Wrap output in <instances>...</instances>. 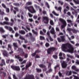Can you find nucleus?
I'll return each instance as SVG.
<instances>
[{
	"mask_svg": "<svg viewBox=\"0 0 79 79\" xmlns=\"http://www.w3.org/2000/svg\"><path fill=\"white\" fill-rule=\"evenodd\" d=\"M25 9L26 10H28L31 13H36V11L34 8V7L32 6H26L25 7Z\"/></svg>",
	"mask_w": 79,
	"mask_h": 79,
	"instance_id": "obj_1",
	"label": "nucleus"
},
{
	"mask_svg": "<svg viewBox=\"0 0 79 79\" xmlns=\"http://www.w3.org/2000/svg\"><path fill=\"white\" fill-rule=\"evenodd\" d=\"M56 50V48L54 47H51L48 48L47 50V52L48 55H50L52 53V52H53Z\"/></svg>",
	"mask_w": 79,
	"mask_h": 79,
	"instance_id": "obj_2",
	"label": "nucleus"
},
{
	"mask_svg": "<svg viewBox=\"0 0 79 79\" xmlns=\"http://www.w3.org/2000/svg\"><path fill=\"white\" fill-rule=\"evenodd\" d=\"M59 20L60 21H61L62 24L63 25H61V27L62 29H63V28H64L66 26V25H67V23H66V21L64 20V19L61 18H60L59 19Z\"/></svg>",
	"mask_w": 79,
	"mask_h": 79,
	"instance_id": "obj_3",
	"label": "nucleus"
},
{
	"mask_svg": "<svg viewBox=\"0 0 79 79\" xmlns=\"http://www.w3.org/2000/svg\"><path fill=\"white\" fill-rule=\"evenodd\" d=\"M71 46V44L69 43L63 44L62 46V48L63 50L67 49V47H69Z\"/></svg>",
	"mask_w": 79,
	"mask_h": 79,
	"instance_id": "obj_4",
	"label": "nucleus"
},
{
	"mask_svg": "<svg viewBox=\"0 0 79 79\" xmlns=\"http://www.w3.org/2000/svg\"><path fill=\"white\" fill-rule=\"evenodd\" d=\"M42 21L45 24H48L49 22V18L47 16H43Z\"/></svg>",
	"mask_w": 79,
	"mask_h": 79,
	"instance_id": "obj_5",
	"label": "nucleus"
},
{
	"mask_svg": "<svg viewBox=\"0 0 79 79\" xmlns=\"http://www.w3.org/2000/svg\"><path fill=\"white\" fill-rule=\"evenodd\" d=\"M8 48H7V50L10 51V50H11V52H10L9 53L10 55H12L13 53V49H12V47L11 45L10 44H8Z\"/></svg>",
	"mask_w": 79,
	"mask_h": 79,
	"instance_id": "obj_6",
	"label": "nucleus"
},
{
	"mask_svg": "<svg viewBox=\"0 0 79 79\" xmlns=\"http://www.w3.org/2000/svg\"><path fill=\"white\" fill-rule=\"evenodd\" d=\"M60 38H58L57 39L59 42H63L65 41L64 36H60Z\"/></svg>",
	"mask_w": 79,
	"mask_h": 79,
	"instance_id": "obj_7",
	"label": "nucleus"
},
{
	"mask_svg": "<svg viewBox=\"0 0 79 79\" xmlns=\"http://www.w3.org/2000/svg\"><path fill=\"white\" fill-rule=\"evenodd\" d=\"M11 68L15 71H20V67L19 66L12 65L11 66Z\"/></svg>",
	"mask_w": 79,
	"mask_h": 79,
	"instance_id": "obj_8",
	"label": "nucleus"
},
{
	"mask_svg": "<svg viewBox=\"0 0 79 79\" xmlns=\"http://www.w3.org/2000/svg\"><path fill=\"white\" fill-rule=\"evenodd\" d=\"M39 66L41 68H44V69H43V71H46L47 69V68H46V66L44 64H39Z\"/></svg>",
	"mask_w": 79,
	"mask_h": 79,
	"instance_id": "obj_9",
	"label": "nucleus"
},
{
	"mask_svg": "<svg viewBox=\"0 0 79 79\" xmlns=\"http://www.w3.org/2000/svg\"><path fill=\"white\" fill-rule=\"evenodd\" d=\"M24 79H34V76L33 75H26Z\"/></svg>",
	"mask_w": 79,
	"mask_h": 79,
	"instance_id": "obj_10",
	"label": "nucleus"
},
{
	"mask_svg": "<svg viewBox=\"0 0 79 79\" xmlns=\"http://www.w3.org/2000/svg\"><path fill=\"white\" fill-rule=\"evenodd\" d=\"M68 48H69V49L67 50V51L68 52L73 53L74 52V48L71 46V45L70 44V46Z\"/></svg>",
	"mask_w": 79,
	"mask_h": 79,
	"instance_id": "obj_11",
	"label": "nucleus"
},
{
	"mask_svg": "<svg viewBox=\"0 0 79 79\" xmlns=\"http://www.w3.org/2000/svg\"><path fill=\"white\" fill-rule=\"evenodd\" d=\"M61 64L62 68L64 69L66 68L67 67V66H68L67 63H66L65 61H63Z\"/></svg>",
	"mask_w": 79,
	"mask_h": 79,
	"instance_id": "obj_12",
	"label": "nucleus"
},
{
	"mask_svg": "<svg viewBox=\"0 0 79 79\" xmlns=\"http://www.w3.org/2000/svg\"><path fill=\"white\" fill-rule=\"evenodd\" d=\"M15 57L16 59H18L19 61H23V59H22L21 57L19 56V55H15Z\"/></svg>",
	"mask_w": 79,
	"mask_h": 79,
	"instance_id": "obj_13",
	"label": "nucleus"
},
{
	"mask_svg": "<svg viewBox=\"0 0 79 79\" xmlns=\"http://www.w3.org/2000/svg\"><path fill=\"white\" fill-rule=\"evenodd\" d=\"M71 10L72 11H72L73 15H75V16L77 15V12L76 11V10L74 9L73 7H71Z\"/></svg>",
	"mask_w": 79,
	"mask_h": 79,
	"instance_id": "obj_14",
	"label": "nucleus"
},
{
	"mask_svg": "<svg viewBox=\"0 0 79 79\" xmlns=\"http://www.w3.org/2000/svg\"><path fill=\"white\" fill-rule=\"evenodd\" d=\"M18 51L19 53H21L22 55H24V52H23V49L21 48H19L18 49Z\"/></svg>",
	"mask_w": 79,
	"mask_h": 79,
	"instance_id": "obj_15",
	"label": "nucleus"
},
{
	"mask_svg": "<svg viewBox=\"0 0 79 79\" xmlns=\"http://www.w3.org/2000/svg\"><path fill=\"white\" fill-rule=\"evenodd\" d=\"M3 54L4 56H6V57H8V52L4 50L3 51Z\"/></svg>",
	"mask_w": 79,
	"mask_h": 79,
	"instance_id": "obj_16",
	"label": "nucleus"
},
{
	"mask_svg": "<svg viewBox=\"0 0 79 79\" xmlns=\"http://www.w3.org/2000/svg\"><path fill=\"white\" fill-rule=\"evenodd\" d=\"M32 65V63L30 62H29L28 64H27L26 66V69H27L28 68H29L30 66H31Z\"/></svg>",
	"mask_w": 79,
	"mask_h": 79,
	"instance_id": "obj_17",
	"label": "nucleus"
},
{
	"mask_svg": "<svg viewBox=\"0 0 79 79\" xmlns=\"http://www.w3.org/2000/svg\"><path fill=\"white\" fill-rule=\"evenodd\" d=\"M13 45L15 47V50H16L17 48H18V44L16 43H13Z\"/></svg>",
	"mask_w": 79,
	"mask_h": 79,
	"instance_id": "obj_18",
	"label": "nucleus"
},
{
	"mask_svg": "<svg viewBox=\"0 0 79 79\" xmlns=\"http://www.w3.org/2000/svg\"><path fill=\"white\" fill-rule=\"evenodd\" d=\"M72 69L75 70L76 71H79V69L76 68V67L74 65H73L72 67Z\"/></svg>",
	"mask_w": 79,
	"mask_h": 79,
	"instance_id": "obj_19",
	"label": "nucleus"
},
{
	"mask_svg": "<svg viewBox=\"0 0 79 79\" xmlns=\"http://www.w3.org/2000/svg\"><path fill=\"white\" fill-rule=\"evenodd\" d=\"M50 33L52 34H55L56 32L55 31V29H54V28L52 27L51 30L50 31Z\"/></svg>",
	"mask_w": 79,
	"mask_h": 79,
	"instance_id": "obj_20",
	"label": "nucleus"
},
{
	"mask_svg": "<svg viewBox=\"0 0 79 79\" xmlns=\"http://www.w3.org/2000/svg\"><path fill=\"white\" fill-rule=\"evenodd\" d=\"M2 63H1L0 64V66H3V65H4L5 66L6 65V64H5V60H4V59H2Z\"/></svg>",
	"mask_w": 79,
	"mask_h": 79,
	"instance_id": "obj_21",
	"label": "nucleus"
},
{
	"mask_svg": "<svg viewBox=\"0 0 79 79\" xmlns=\"http://www.w3.org/2000/svg\"><path fill=\"white\" fill-rule=\"evenodd\" d=\"M29 34L30 36L31 40L32 41H34V40H35V39H34V38H33L32 37V33H29Z\"/></svg>",
	"mask_w": 79,
	"mask_h": 79,
	"instance_id": "obj_22",
	"label": "nucleus"
},
{
	"mask_svg": "<svg viewBox=\"0 0 79 79\" xmlns=\"http://www.w3.org/2000/svg\"><path fill=\"white\" fill-rule=\"evenodd\" d=\"M67 63H68V64H71V60L69 58V57L66 58Z\"/></svg>",
	"mask_w": 79,
	"mask_h": 79,
	"instance_id": "obj_23",
	"label": "nucleus"
},
{
	"mask_svg": "<svg viewBox=\"0 0 79 79\" xmlns=\"http://www.w3.org/2000/svg\"><path fill=\"white\" fill-rule=\"evenodd\" d=\"M34 6L36 8H38L40 12H41V11H42V9L40 8V6H37L36 4L34 5Z\"/></svg>",
	"mask_w": 79,
	"mask_h": 79,
	"instance_id": "obj_24",
	"label": "nucleus"
},
{
	"mask_svg": "<svg viewBox=\"0 0 79 79\" xmlns=\"http://www.w3.org/2000/svg\"><path fill=\"white\" fill-rule=\"evenodd\" d=\"M19 33L22 35H24L26 34V32L24 30H19Z\"/></svg>",
	"mask_w": 79,
	"mask_h": 79,
	"instance_id": "obj_25",
	"label": "nucleus"
},
{
	"mask_svg": "<svg viewBox=\"0 0 79 79\" xmlns=\"http://www.w3.org/2000/svg\"><path fill=\"white\" fill-rule=\"evenodd\" d=\"M55 9H56V10H57V11H60L61 12V9L62 8L61 7H59L58 8H57V6H55Z\"/></svg>",
	"mask_w": 79,
	"mask_h": 79,
	"instance_id": "obj_26",
	"label": "nucleus"
},
{
	"mask_svg": "<svg viewBox=\"0 0 79 79\" xmlns=\"http://www.w3.org/2000/svg\"><path fill=\"white\" fill-rule=\"evenodd\" d=\"M52 71H53V70H52V68H50L48 70V71L46 72V74H48V73H52Z\"/></svg>",
	"mask_w": 79,
	"mask_h": 79,
	"instance_id": "obj_27",
	"label": "nucleus"
},
{
	"mask_svg": "<svg viewBox=\"0 0 79 79\" xmlns=\"http://www.w3.org/2000/svg\"><path fill=\"white\" fill-rule=\"evenodd\" d=\"M8 22L4 21L3 22V23L2 22H1L0 24L1 25H5V24H6L7 25H8Z\"/></svg>",
	"mask_w": 79,
	"mask_h": 79,
	"instance_id": "obj_28",
	"label": "nucleus"
},
{
	"mask_svg": "<svg viewBox=\"0 0 79 79\" xmlns=\"http://www.w3.org/2000/svg\"><path fill=\"white\" fill-rule=\"evenodd\" d=\"M36 70L37 73H41L42 72V69H40L36 68Z\"/></svg>",
	"mask_w": 79,
	"mask_h": 79,
	"instance_id": "obj_29",
	"label": "nucleus"
},
{
	"mask_svg": "<svg viewBox=\"0 0 79 79\" xmlns=\"http://www.w3.org/2000/svg\"><path fill=\"white\" fill-rule=\"evenodd\" d=\"M62 55H63V54L62 53L60 52L59 54V56H60L59 58L60 60H63L64 58L62 57Z\"/></svg>",
	"mask_w": 79,
	"mask_h": 79,
	"instance_id": "obj_30",
	"label": "nucleus"
},
{
	"mask_svg": "<svg viewBox=\"0 0 79 79\" xmlns=\"http://www.w3.org/2000/svg\"><path fill=\"white\" fill-rule=\"evenodd\" d=\"M32 31L33 33V34H34L35 35H38V33L37 32L35 31L34 30H33V29L32 30Z\"/></svg>",
	"mask_w": 79,
	"mask_h": 79,
	"instance_id": "obj_31",
	"label": "nucleus"
},
{
	"mask_svg": "<svg viewBox=\"0 0 79 79\" xmlns=\"http://www.w3.org/2000/svg\"><path fill=\"white\" fill-rule=\"evenodd\" d=\"M73 2H75V4H77V5L79 4V0H73Z\"/></svg>",
	"mask_w": 79,
	"mask_h": 79,
	"instance_id": "obj_32",
	"label": "nucleus"
},
{
	"mask_svg": "<svg viewBox=\"0 0 79 79\" xmlns=\"http://www.w3.org/2000/svg\"><path fill=\"white\" fill-rule=\"evenodd\" d=\"M71 31H72L74 34H76V33H77V30L75 29H71Z\"/></svg>",
	"mask_w": 79,
	"mask_h": 79,
	"instance_id": "obj_33",
	"label": "nucleus"
},
{
	"mask_svg": "<svg viewBox=\"0 0 79 79\" xmlns=\"http://www.w3.org/2000/svg\"><path fill=\"white\" fill-rule=\"evenodd\" d=\"M0 32L2 33H4L5 32V30H3L2 27H0Z\"/></svg>",
	"mask_w": 79,
	"mask_h": 79,
	"instance_id": "obj_34",
	"label": "nucleus"
},
{
	"mask_svg": "<svg viewBox=\"0 0 79 79\" xmlns=\"http://www.w3.org/2000/svg\"><path fill=\"white\" fill-rule=\"evenodd\" d=\"M31 5H32V2H28L26 4V5H27V6Z\"/></svg>",
	"mask_w": 79,
	"mask_h": 79,
	"instance_id": "obj_35",
	"label": "nucleus"
},
{
	"mask_svg": "<svg viewBox=\"0 0 79 79\" xmlns=\"http://www.w3.org/2000/svg\"><path fill=\"white\" fill-rule=\"evenodd\" d=\"M58 74L59 77H63V73H61L60 71H59L58 73Z\"/></svg>",
	"mask_w": 79,
	"mask_h": 79,
	"instance_id": "obj_36",
	"label": "nucleus"
},
{
	"mask_svg": "<svg viewBox=\"0 0 79 79\" xmlns=\"http://www.w3.org/2000/svg\"><path fill=\"white\" fill-rule=\"evenodd\" d=\"M23 56H24V58H27L28 57V54L25 53V52H24V55H23Z\"/></svg>",
	"mask_w": 79,
	"mask_h": 79,
	"instance_id": "obj_37",
	"label": "nucleus"
},
{
	"mask_svg": "<svg viewBox=\"0 0 79 79\" xmlns=\"http://www.w3.org/2000/svg\"><path fill=\"white\" fill-rule=\"evenodd\" d=\"M26 28L29 31H31V29H30V27L29 26H26Z\"/></svg>",
	"mask_w": 79,
	"mask_h": 79,
	"instance_id": "obj_38",
	"label": "nucleus"
},
{
	"mask_svg": "<svg viewBox=\"0 0 79 79\" xmlns=\"http://www.w3.org/2000/svg\"><path fill=\"white\" fill-rule=\"evenodd\" d=\"M13 5L15 6H19V3H14Z\"/></svg>",
	"mask_w": 79,
	"mask_h": 79,
	"instance_id": "obj_39",
	"label": "nucleus"
},
{
	"mask_svg": "<svg viewBox=\"0 0 79 79\" xmlns=\"http://www.w3.org/2000/svg\"><path fill=\"white\" fill-rule=\"evenodd\" d=\"M52 57L54 58V59H57L58 58V56L57 55H53Z\"/></svg>",
	"mask_w": 79,
	"mask_h": 79,
	"instance_id": "obj_40",
	"label": "nucleus"
},
{
	"mask_svg": "<svg viewBox=\"0 0 79 79\" xmlns=\"http://www.w3.org/2000/svg\"><path fill=\"white\" fill-rule=\"evenodd\" d=\"M2 6L4 8H6V5H5V4L3 3L2 4Z\"/></svg>",
	"mask_w": 79,
	"mask_h": 79,
	"instance_id": "obj_41",
	"label": "nucleus"
},
{
	"mask_svg": "<svg viewBox=\"0 0 79 79\" xmlns=\"http://www.w3.org/2000/svg\"><path fill=\"white\" fill-rule=\"evenodd\" d=\"M41 52V51L40 50H39V49H38L35 51V52L36 53H40Z\"/></svg>",
	"mask_w": 79,
	"mask_h": 79,
	"instance_id": "obj_42",
	"label": "nucleus"
},
{
	"mask_svg": "<svg viewBox=\"0 0 79 79\" xmlns=\"http://www.w3.org/2000/svg\"><path fill=\"white\" fill-rule=\"evenodd\" d=\"M52 13H53V14H54V15H55L56 16H59V15L56 13L55 11H53L52 12Z\"/></svg>",
	"mask_w": 79,
	"mask_h": 79,
	"instance_id": "obj_43",
	"label": "nucleus"
},
{
	"mask_svg": "<svg viewBox=\"0 0 79 79\" xmlns=\"http://www.w3.org/2000/svg\"><path fill=\"white\" fill-rule=\"evenodd\" d=\"M45 46L46 47H48L50 46V44L48 43H46Z\"/></svg>",
	"mask_w": 79,
	"mask_h": 79,
	"instance_id": "obj_44",
	"label": "nucleus"
},
{
	"mask_svg": "<svg viewBox=\"0 0 79 79\" xmlns=\"http://www.w3.org/2000/svg\"><path fill=\"white\" fill-rule=\"evenodd\" d=\"M73 76L74 77V79H79V77L78 76H77L74 75H73Z\"/></svg>",
	"mask_w": 79,
	"mask_h": 79,
	"instance_id": "obj_45",
	"label": "nucleus"
},
{
	"mask_svg": "<svg viewBox=\"0 0 79 79\" xmlns=\"http://www.w3.org/2000/svg\"><path fill=\"white\" fill-rule=\"evenodd\" d=\"M5 9H6V11L7 13H10V9L6 7Z\"/></svg>",
	"mask_w": 79,
	"mask_h": 79,
	"instance_id": "obj_46",
	"label": "nucleus"
},
{
	"mask_svg": "<svg viewBox=\"0 0 79 79\" xmlns=\"http://www.w3.org/2000/svg\"><path fill=\"white\" fill-rule=\"evenodd\" d=\"M0 15H5V13L3 11H1V9H0Z\"/></svg>",
	"mask_w": 79,
	"mask_h": 79,
	"instance_id": "obj_47",
	"label": "nucleus"
},
{
	"mask_svg": "<svg viewBox=\"0 0 79 79\" xmlns=\"http://www.w3.org/2000/svg\"><path fill=\"white\" fill-rule=\"evenodd\" d=\"M69 11V10L68 9H64V13L66 14V11Z\"/></svg>",
	"mask_w": 79,
	"mask_h": 79,
	"instance_id": "obj_48",
	"label": "nucleus"
},
{
	"mask_svg": "<svg viewBox=\"0 0 79 79\" xmlns=\"http://www.w3.org/2000/svg\"><path fill=\"white\" fill-rule=\"evenodd\" d=\"M40 39L41 40H45V37L42 36H40Z\"/></svg>",
	"mask_w": 79,
	"mask_h": 79,
	"instance_id": "obj_49",
	"label": "nucleus"
},
{
	"mask_svg": "<svg viewBox=\"0 0 79 79\" xmlns=\"http://www.w3.org/2000/svg\"><path fill=\"white\" fill-rule=\"evenodd\" d=\"M50 23L51 25H52L53 26L54 24V23H53V20H51L50 22Z\"/></svg>",
	"mask_w": 79,
	"mask_h": 79,
	"instance_id": "obj_50",
	"label": "nucleus"
},
{
	"mask_svg": "<svg viewBox=\"0 0 79 79\" xmlns=\"http://www.w3.org/2000/svg\"><path fill=\"white\" fill-rule=\"evenodd\" d=\"M40 34L41 35H44L45 34L44 32H43V31H40Z\"/></svg>",
	"mask_w": 79,
	"mask_h": 79,
	"instance_id": "obj_51",
	"label": "nucleus"
},
{
	"mask_svg": "<svg viewBox=\"0 0 79 79\" xmlns=\"http://www.w3.org/2000/svg\"><path fill=\"white\" fill-rule=\"evenodd\" d=\"M47 35L48 36V37H50V31H48L47 33Z\"/></svg>",
	"mask_w": 79,
	"mask_h": 79,
	"instance_id": "obj_52",
	"label": "nucleus"
},
{
	"mask_svg": "<svg viewBox=\"0 0 79 79\" xmlns=\"http://www.w3.org/2000/svg\"><path fill=\"white\" fill-rule=\"evenodd\" d=\"M49 38V39L51 42H53V40L52 38V37H51V36H49L48 37Z\"/></svg>",
	"mask_w": 79,
	"mask_h": 79,
	"instance_id": "obj_53",
	"label": "nucleus"
},
{
	"mask_svg": "<svg viewBox=\"0 0 79 79\" xmlns=\"http://www.w3.org/2000/svg\"><path fill=\"white\" fill-rule=\"evenodd\" d=\"M8 24V25H10L11 26H13L14 23H9V22Z\"/></svg>",
	"mask_w": 79,
	"mask_h": 79,
	"instance_id": "obj_54",
	"label": "nucleus"
},
{
	"mask_svg": "<svg viewBox=\"0 0 79 79\" xmlns=\"http://www.w3.org/2000/svg\"><path fill=\"white\" fill-rule=\"evenodd\" d=\"M26 61H27V60H25L22 62H21V64H25V63H26Z\"/></svg>",
	"mask_w": 79,
	"mask_h": 79,
	"instance_id": "obj_55",
	"label": "nucleus"
},
{
	"mask_svg": "<svg viewBox=\"0 0 79 79\" xmlns=\"http://www.w3.org/2000/svg\"><path fill=\"white\" fill-rule=\"evenodd\" d=\"M67 56H68V57H69V58H73V56L70 55L69 54H67Z\"/></svg>",
	"mask_w": 79,
	"mask_h": 79,
	"instance_id": "obj_56",
	"label": "nucleus"
},
{
	"mask_svg": "<svg viewBox=\"0 0 79 79\" xmlns=\"http://www.w3.org/2000/svg\"><path fill=\"white\" fill-rule=\"evenodd\" d=\"M58 3H60L61 5H63V2L61 1H58Z\"/></svg>",
	"mask_w": 79,
	"mask_h": 79,
	"instance_id": "obj_57",
	"label": "nucleus"
},
{
	"mask_svg": "<svg viewBox=\"0 0 79 79\" xmlns=\"http://www.w3.org/2000/svg\"><path fill=\"white\" fill-rule=\"evenodd\" d=\"M67 21L68 23H72V21L70 19H67Z\"/></svg>",
	"mask_w": 79,
	"mask_h": 79,
	"instance_id": "obj_58",
	"label": "nucleus"
},
{
	"mask_svg": "<svg viewBox=\"0 0 79 79\" xmlns=\"http://www.w3.org/2000/svg\"><path fill=\"white\" fill-rule=\"evenodd\" d=\"M46 5L47 6L48 8H50V6H49V5L48 4V3L47 2H46L45 3Z\"/></svg>",
	"mask_w": 79,
	"mask_h": 79,
	"instance_id": "obj_59",
	"label": "nucleus"
},
{
	"mask_svg": "<svg viewBox=\"0 0 79 79\" xmlns=\"http://www.w3.org/2000/svg\"><path fill=\"white\" fill-rule=\"evenodd\" d=\"M19 38L21 40H24L25 39L21 35H20Z\"/></svg>",
	"mask_w": 79,
	"mask_h": 79,
	"instance_id": "obj_60",
	"label": "nucleus"
},
{
	"mask_svg": "<svg viewBox=\"0 0 79 79\" xmlns=\"http://www.w3.org/2000/svg\"><path fill=\"white\" fill-rule=\"evenodd\" d=\"M28 16H29V17L30 18H32L33 16V15L30 14V13H28Z\"/></svg>",
	"mask_w": 79,
	"mask_h": 79,
	"instance_id": "obj_61",
	"label": "nucleus"
},
{
	"mask_svg": "<svg viewBox=\"0 0 79 79\" xmlns=\"http://www.w3.org/2000/svg\"><path fill=\"white\" fill-rule=\"evenodd\" d=\"M31 55L32 56L34 57V56H35V55H36V53H35V52L34 53L31 54Z\"/></svg>",
	"mask_w": 79,
	"mask_h": 79,
	"instance_id": "obj_62",
	"label": "nucleus"
},
{
	"mask_svg": "<svg viewBox=\"0 0 79 79\" xmlns=\"http://www.w3.org/2000/svg\"><path fill=\"white\" fill-rule=\"evenodd\" d=\"M14 9L15 10H16L17 11H19V9H18V7H14Z\"/></svg>",
	"mask_w": 79,
	"mask_h": 79,
	"instance_id": "obj_63",
	"label": "nucleus"
},
{
	"mask_svg": "<svg viewBox=\"0 0 79 79\" xmlns=\"http://www.w3.org/2000/svg\"><path fill=\"white\" fill-rule=\"evenodd\" d=\"M8 29H9L10 31H11L13 30V28H11V27H9Z\"/></svg>",
	"mask_w": 79,
	"mask_h": 79,
	"instance_id": "obj_64",
	"label": "nucleus"
}]
</instances>
